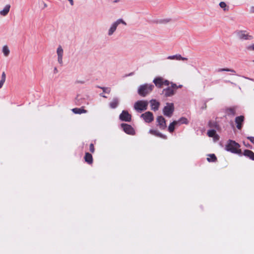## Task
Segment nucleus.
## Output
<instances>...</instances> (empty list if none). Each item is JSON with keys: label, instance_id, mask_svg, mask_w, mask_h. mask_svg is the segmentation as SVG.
Instances as JSON below:
<instances>
[{"label": "nucleus", "instance_id": "20", "mask_svg": "<svg viewBox=\"0 0 254 254\" xmlns=\"http://www.w3.org/2000/svg\"><path fill=\"white\" fill-rule=\"evenodd\" d=\"M177 126H178V122L176 121H173L169 125L168 127V131L171 133L173 132L174 131L175 127Z\"/></svg>", "mask_w": 254, "mask_h": 254}, {"label": "nucleus", "instance_id": "14", "mask_svg": "<svg viewBox=\"0 0 254 254\" xmlns=\"http://www.w3.org/2000/svg\"><path fill=\"white\" fill-rule=\"evenodd\" d=\"M151 108L152 110L157 111L159 109L160 103L155 100H151L150 101Z\"/></svg>", "mask_w": 254, "mask_h": 254}, {"label": "nucleus", "instance_id": "26", "mask_svg": "<svg viewBox=\"0 0 254 254\" xmlns=\"http://www.w3.org/2000/svg\"><path fill=\"white\" fill-rule=\"evenodd\" d=\"M217 71L218 72L230 71V72H233L234 73H236V71L234 69H230V68H219L217 70Z\"/></svg>", "mask_w": 254, "mask_h": 254}, {"label": "nucleus", "instance_id": "22", "mask_svg": "<svg viewBox=\"0 0 254 254\" xmlns=\"http://www.w3.org/2000/svg\"><path fill=\"white\" fill-rule=\"evenodd\" d=\"M176 121L178 122V126H180L181 124L187 125L189 123L188 119L185 117H182L179 120Z\"/></svg>", "mask_w": 254, "mask_h": 254}, {"label": "nucleus", "instance_id": "40", "mask_svg": "<svg viewBox=\"0 0 254 254\" xmlns=\"http://www.w3.org/2000/svg\"><path fill=\"white\" fill-rule=\"evenodd\" d=\"M68 0L70 2L71 5H72L73 4V0Z\"/></svg>", "mask_w": 254, "mask_h": 254}, {"label": "nucleus", "instance_id": "11", "mask_svg": "<svg viewBox=\"0 0 254 254\" xmlns=\"http://www.w3.org/2000/svg\"><path fill=\"white\" fill-rule=\"evenodd\" d=\"M236 109L237 107L235 106L226 107L224 112L228 116L234 117L236 114Z\"/></svg>", "mask_w": 254, "mask_h": 254}, {"label": "nucleus", "instance_id": "6", "mask_svg": "<svg viewBox=\"0 0 254 254\" xmlns=\"http://www.w3.org/2000/svg\"><path fill=\"white\" fill-rule=\"evenodd\" d=\"M156 122L157 123V126L160 129L164 130L166 129L167 127L166 120L163 116H158L156 118Z\"/></svg>", "mask_w": 254, "mask_h": 254}, {"label": "nucleus", "instance_id": "42", "mask_svg": "<svg viewBox=\"0 0 254 254\" xmlns=\"http://www.w3.org/2000/svg\"><path fill=\"white\" fill-rule=\"evenodd\" d=\"M225 82H230L231 83L233 84V82H230V81H229V80H226V81H225Z\"/></svg>", "mask_w": 254, "mask_h": 254}, {"label": "nucleus", "instance_id": "43", "mask_svg": "<svg viewBox=\"0 0 254 254\" xmlns=\"http://www.w3.org/2000/svg\"><path fill=\"white\" fill-rule=\"evenodd\" d=\"M102 97H104V98H107V97H106V96H105L104 95H102Z\"/></svg>", "mask_w": 254, "mask_h": 254}, {"label": "nucleus", "instance_id": "1", "mask_svg": "<svg viewBox=\"0 0 254 254\" xmlns=\"http://www.w3.org/2000/svg\"><path fill=\"white\" fill-rule=\"evenodd\" d=\"M240 145L239 143L232 140H229L226 145L225 149L227 151L233 153L242 155V150L240 149Z\"/></svg>", "mask_w": 254, "mask_h": 254}, {"label": "nucleus", "instance_id": "23", "mask_svg": "<svg viewBox=\"0 0 254 254\" xmlns=\"http://www.w3.org/2000/svg\"><path fill=\"white\" fill-rule=\"evenodd\" d=\"M207 160L208 162H215L217 161V157L214 154H210L208 155Z\"/></svg>", "mask_w": 254, "mask_h": 254}, {"label": "nucleus", "instance_id": "31", "mask_svg": "<svg viewBox=\"0 0 254 254\" xmlns=\"http://www.w3.org/2000/svg\"><path fill=\"white\" fill-rule=\"evenodd\" d=\"M150 132L151 133H152V134H154V135H157L158 136H160V137L162 136V134L160 133H159L158 131H157V130H150Z\"/></svg>", "mask_w": 254, "mask_h": 254}, {"label": "nucleus", "instance_id": "12", "mask_svg": "<svg viewBox=\"0 0 254 254\" xmlns=\"http://www.w3.org/2000/svg\"><path fill=\"white\" fill-rule=\"evenodd\" d=\"M244 121V117L243 116H240L237 117L235 118V123L237 124V127L239 129H241L242 127V124Z\"/></svg>", "mask_w": 254, "mask_h": 254}, {"label": "nucleus", "instance_id": "38", "mask_svg": "<svg viewBox=\"0 0 254 254\" xmlns=\"http://www.w3.org/2000/svg\"><path fill=\"white\" fill-rule=\"evenodd\" d=\"M63 57H58V62L61 64H63V60H62Z\"/></svg>", "mask_w": 254, "mask_h": 254}, {"label": "nucleus", "instance_id": "33", "mask_svg": "<svg viewBox=\"0 0 254 254\" xmlns=\"http://www.w3.org/2000/svg\"><path fill=\"white\" fill-rule=\"evenodd\" d=\"M103 91L104 92L109 93L110 92V89L105 87H100Z\"/></svg>", "mask_w": 254, "mask_h": 254}, {"label": "nucleus", "instance_id": "9", "mask_svg": "<svg viewBox=\"0 0 254 254\" xmlns=\"http://www.w3.org/2000/svg\"><path fill=\"white\" fill-rule=\"evenodd\" d=\"M238 38L241 40H249L252 39V36L249 35L246 31H239L237 32Z\"/></svg>", "mask_w": 254, "mask_h": 254}, {"label": "nucleus", "instance_id": "27", "mask_svg": "<svg viewBox=\"0 0 254 254\" xmlns=\"http://www.w3.org/2000/svg\"><path fill=\"white\" fill-rule=\"evenodd\" d=\"M2 52L4 55L6 57L8 56L9 54V50L8 49V48L6 46H3L2 48Z\"/></svg>", "mask_w": 254, "mask_h": 254}, {"label": "nucleus", "instance_id": "5", "mask_svg": "<svg viewBox=\"0 0 254 254\" xmlns=\"http://www.w3.org/2000/svg\"><path fill=\"white\" fill-rule=\"evenodd\" d=\"M178 88L176 84L172 83L171 87L163 89V94L165 97H170L175 94V90Z\"/></svg>", "mask_w": 254, "mask_h": 254}, {"label": "nucleus", "instance_id": "10", "mask_svg": "<svg viewBox=\"0 0 254 254\" xmlns=\"http://www.w3.org/2000/svg\"><path fill=\"white\" fill-rule=\"evenodd\" d=\"M120 119L122 121L129 122L131 120V115L127 111L124 110L120 115Z\"/></svg>", "mask_w": 254, "mask_h": 254}, {"label": "nucleus", "instance_id": "18", "mask_svg": "<svg viewBox=\"0 0 254 254\" xmlns=\"http://www.w3.org/2000/svg\"><path fill=\"white\" fill-rule=\"evenodd\" d=\"M153 82L156 86L161 88L163 85V78L161 77L156 78L154 79Z\"/></svg>", "mask_w": 254, "mask_h": 254}, {"label": "nucleus", "instance_id": "21", "mask_svg": "<svg viewBox=\"0 0 254 254\" xmlns=\"http://www.w3.org/2000/svg\"><path fill=\"white\" fill-rule=\"evenodd\" d=\"M72 111L74 114H81L82 113H87V111L86 110H84L83 108H73L72 109Z\"/></svg>", "mask_w": 254, "mask_h": 254}, {"label": "nucleus", "instance_id": "36", "mask_svg": "<svg viewBox=\"0 0 254 254\" xmlns=\"http://www.w3.org/2000/svg\"><path fill=\"white\" fill-rule=\"evenodd\" d=\"M169 81L168 80H164L163 79V85H169Z\"/></svg>", "mask_w": 254, "mask_h": 254}, {"label": "nucleus", "instance_id": "30", "mask_svg": "<svg viewBox=\"0 0 254 254\" xmlns=\"http://www.w3.org/2000/svg\"><path fill=\"white\" fill-rule=\"evenodd\" d=\"M219 5L221 8H223L224 10L225 11L228 10V8H227V5L225 2L223 1L220 2L219 3Z\"/></svg>", "mask_w": 254, "mask_h": 254}, {"label": "nucleus", "instance_id": "16", "mask_svg": "<svg viewBox=\"0 0 254 254\" xmlns=\"http://www.w3.org/2000/svg\"><path fill=\"white\" fill-rule=\"evenodd\" d=\"M167 59H169V60H182V61H187L188 60L187 58L182 57L181 55H176L169 56L167 58Z\"/></svg>", "mask_w": 254, "mask_h": 254}, {"label": "nucleus", "instance_id": "45", "mask_svg": "<svg viewBox=\"0 0 254 254\" xmlns=\"http://www.w3.org/2000/svg\"><path fill=\"white\" fill-rule=\"evenodd\" d=\"M57 68H55V71H57Z\"/></svg>", "mask_w": 254, "mask_h": 254}, {"label": "nucleus", "instance_id": "25", "mask_svg": "<svg viewBox=\"0 0 254 254\" xmlns=\"http://www.w3.org/2000/svg\"><path fill=\"white\" fill-rule=\"evenodd\" d=\"M117 23H114L109 31V35H111L113 34V33L115 32V31L116 30L117 27Z\"/></svg>", "mask_w": 254, "mask_h": 254}, {"label": "nucleus", "instance_id": "17", "mask_svg": "<svg viewBox=\"0 0 254 254\" xmlns=\"http://www.w3.org/2000/svg\"><path fill=\"white\" fill-rule=\"evenodd\" d=\"M10 8V4H7L5 6L3 10L0 11V14L2 16L6 15L9 11Z\"/></svg>", "mask_w": 254, "mask_h": 254}, {"label": "nucleus", "instance_id": "8", "mask_svg": "<svg viewBox=\"0 0 254 254\" xmlns=\"http://www.w3.org/2000/svg\"><path fill=\"white\" fill-rule=\"evenodd\" d=\"M141 117L143 119L146 123H150L154 120L153 114L149 111L146 112L141 115Z\"/></svg>", "mask_w": 254, "mask_h": 254}, {"label": "nucleus", "instance_id": "19", "mask_svg": "<svg viewBox=\"0 0 254 254\" xmlns=\"http://www.w3.org/2000/svg\"><path fill=\"white\" fill-rule=\"evenodd\" d=\"M119 105V100L118 98H115L110 103V107L112 109H115Z\"/></svg>", "mask_w": 254, "mask_h": 254}, {"label": "nucleus", "instance_id": "13", "mask_svg": "<svg viewBox=\"0 0 254 254\" xmlns=\"http://www.w3.org/2000/svg\"><path fill=\"white\" fill-rule=\"evenodd\" d=\"M85 161L89 165H91L93 163V159L92 155L89 152H86L84 157Z\"/></svg>", "mask_w": 254, "mask_h": 254}, {"label": "nucleus", "instance_id": "44", "mask_svg": "<svg viewBox=\"0 0 254 254\" xmlns=\"http://www.w3.org/2000/svg\"><path fill=\"white\" fill-rule=\"evenodd\" d=\"M118 1H119L118 0H115L114 1V2H117Z\"/></svg>", "mask_w": 254, "mask_h": 254}, {"label": "nucleus", "instance_id": "7", "mask_svg": "<svg viewBox=\"0 0 254 254\" xmlns=\"http://www.w3.org/2000/svg\"><path fill=\"white\" fill-rule=\"evenodd\" d=\"M121 127L126 133L132 135L135 134V130L130 125L123 123L121 124Z\"/></svg>", "mask_w": 254, "mask_h": 254}, {"label": "nucleus", "instance_id": "15", "mask_svg": "<svg viewBox=\"0 0 254 254\" xmlns=\"http://www.w3.org/2000/svg\"><path fill=\"white\" fill-rule=\"evenodd\" d=\"M242 154L254 161V153L252 151L246 149Z\"/></svg>", "mask_w": 254, "mask_h": 254}, {"label": "nucleus", "instance_id": "29", "mask_svg": "<svg viewBox=\"0 0 254 254\" xmlns=\"http://www.w3.org/2000/svg\"><path fill=\"white\" fill-rule=\"evenodd\" d=\"M216 134V132L214 129L209 130L207 131V135L211 137H214Z\"/></svg>", "mask_w": 254, "mask_h": 254}, {"label": "nucleus", "instance_id": "34", "mask_svg": "<svg viewBox=\"0 0 254 254\" xmlns=\"http://www.w3.org/2000/svg\"><path fill=\"white\" fill-rule=\"evenodd\" d=\"M115 23H117V25H118L120 23H123L125 25H126V23L123 21L122 19H118L116 22H115Z\"/></svg>", "mask_w": 254, "mask_h": 254}, {"label": "nucleus", "instance_id": "39", "mask_svg": "<svg viewBox=\"0 0 254 254\" xmlns=\"http://www.w3.org/2000/svg\"><path fill=\"white\" fill-rule=\"evenodd\" d=\"M209 126L210 127H214L215 126L214 125H213L212 124V123L211 122H209Z\"/></svg>", "mask_w": 254, "mask_h": 254}, {"label": "nucleus", "instance_id": "46", "mask_svg": "<svg viewBox=\"0 0 254 254\" xmlns=\"http://www.w3.org/2000/svg\"><path fill=\"white\" fill-rule=\"evenodd\" d=\"M253 62L254 63V60L253 61Z\"/></svg>", "mask_w": 254, "mask_h": 254}, {"label": "nucleus", "instance_id": "4", "mask_svg": "<svg viewBox=\"0 0 254 254\" xmlns=\"http://www.w3.org/2000/svg\"><path fill=\"white\" fill-rule=\"evenodd\" d=\"M174 111V106L173 103H167L164 107L163 112L165 116L168 117H171Z\"/></svg>", "mask_w": 254, "mask_h": 254}, {"label": "nucleus", "instance_id": "3", "mask_svg": "<svg viewBox=\"0 0 254 254\" xmlns=\"http://www.w3.org/2000/svg\"><path fill=\"white\" fill-rule=\"evenodd\" d=\"M148 102L147 101L139 100L136 102L134 105L135 110L139 112L147 110Z\"/></svg>", "mask_w": 254, "mask_h": 254}, {"label": "nucleus", "instance_id": "32", "mask_svg": "<svg viewBox=\"0 0 254 254\" xmlns=\"http://www.w3.org/2000/svg\"><path fill=\"white\" fill-rule=\"evenodd\" d=\"M89 150L92 153H93L95 152V148L94 146V144L93 143H91L89 145Z\"/></svg>", "mask_w": 254, "mask_h": 254}, {"label": "nucleus", "instance_id": "41", "mask_svg": "<svg viewBox=\"0 0 254 254\" xmlns=\"http://www.w3.org/2000/svg\"><path fill=\"white\" fill-rule=\"evenodd\" d=\"M251 11L252 12H254V7H252Z\"/></svg>", "mask_w": 254, "mask_h": 254}, {"label": "nucleus", "instance_id": "24", "mask_svg": "<svg viewBox=\"0 0 254 254\" xmlns=\"http://www.w3.org/2000/svg\"><path fill=\"white\" fill-rule=\"evenodd\" d=\"M6 79V74L5 72H2L1 79L0 80V88H2Z\"/></svg>", "mask_w": 254, "mask_h": 254}, {"label": "nucleus", "instance_id": "35", "mask_svg": "<svg viewBox=\"0 0 254 254\" xmlns=\"http://www.w3.org/2000/svg\"><path fill=\"white\" fill-rule=\"evenodd\" d=\"M247 49L250 51H254V44L248 46Z\"/></svg>", "mask_w": 254, "mask_h": 254}, {"label": "nucleus", "instance_id": "37", "mask_svg": "<svg viewBox=\"0 0 254 254\" xmlns=\"http://www.w3.org/2000/svg\"><path fill=\"white\" fill-rule=\"evenodd\" d=\"M248 139L252 143H254V137L253 136H250L248 137Z\"/></svg>", "mask_w": 254, "mask_h": 254}, {"label": "nucleus", "instance_id": "28", "mask_svg": "<svg viewBox=\"0 0 254 254\" xmlns=\"http://www.w3.org/2000/svg\"><path fill=\"white\" fill-rule=\"evenodd\" d=\"M57 52L58 57H63V50L61 46L58 48Z\"/></svg>", "mask_w": 254, "mask_h": 254}, {"label": "nucleus", "instance_id": "2", "mask_svg": "<svg viewBox=\"0 0 254 254\" xmlns=\"http://www.w3.org/2000/svg\"><path fill=\"white\" fill-rule=\"evenodd\" d=\"M154 85L152 84H144L141 85L138 90V93L140 96L145 97L152 91Z\"/></svg>", "mask_w": 254, "mask_h": 254}]
</instances>
